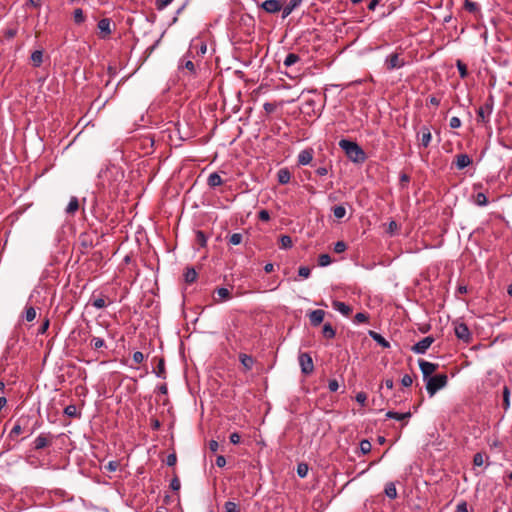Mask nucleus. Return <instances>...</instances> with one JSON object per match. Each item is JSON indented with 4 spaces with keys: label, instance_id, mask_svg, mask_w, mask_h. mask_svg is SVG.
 <instances>
[{
    "label": "nucleus",
    "instance_id": "63",
    "mask_svg": "<svg viewBox=\"0 0 512 512\" xmlns=\"http://www.w3.org/2000/svg\"><path fill=\"white\" fill-rule=\"evenodd\" d=\"M177 462V456L176 454L172 453V454H169L166 458V464L168 466H174Z\"/></svg>",
    "mask_w": 512,
    "mask_h": 512
},
{
    "label": "nucleus",
    "instance_id": "53",
    "mask_svg": "<svg viewBox=\"0 0 512 512\" xmlns=\"http://www.w3.org/2000/svg\"><path fill=\"white\" fill-rule=\"evenodd\" d=\"M484 463V455L480 452L476 453L473 457V464L475 466H482Z\"/></svg>",
    "mask_w": 512,
    "mask_h": 512
},
{
    "label": "nucleus",
    "instance_id": "26",
    "mask_svg": "<svg viewBox=\"0 0 512 512\" xmlns=\"http://www.w3.org/2000/svg\"><path fill=\"white\" fill-rule=\"evenodd\" d=\"M369 335L371 336V338L374 341H376L382 347H384V348H389L390 347V343L382 335H380L379 333H377L375 331H369Z\"/></svg>",
    "mask_w": 512,
    "mask_h": 512
},
{
    "label": "nucleus",
    "instance_id": "37",
    "mask_svg": "<svg viewBox=\"0 0 512 512\" xmlns=\"http://www.w3.org/2000/svg\"><path fill=\"white\" fill-rule=\"evenodd\" d=\"M64 414L67 415L68 417H72V418H76L79 416V413L77 411V407L73 404L71 405H68L65 407L64 409Z\"/></svg>",
    "mask_w": 512,
    "mask_h": 512
},
{
    "label": "nucleus",
    "instance_id": "34",
    "mask_svg": "<svg viewBox=\"0 0 512 512\" xmlns=\"http://www.w3.org/2000/svg\"><path fill=\"white\" fill-rule=\"evenodd\" d=\"M474 202L478 206H486L488 204V199L484 193L479 192L474 196Z\"/></svg>",
    "mask_w": 512,
    "mask_h": 512
},
{
    "label": "nucleus",
    "instance_id": "46",
    "mask_svg": "<svg viewBox=\"0 0 512 512\" xmlns=\"http://www.w3.org/2000/svg\"><path fill=\"white\" fill-rule=\"evenodd\" d=\"M359 448L362 454H368L371 451L372 445L367 439H364L360 442Z\"/></svg>",
    "mask_w": 512,
    "mask_h": 512
},
{
    "label": "nucleus",
    "instance_id": "48",
    "mask_svg": "<svg viewBox=\"0 0 512 512\" xmlns=\"http://www.w3.org/2000/svg\"><path fill=\"white\" fill-rule=\"evenodd\" d=\"M331 263V257L329 254H321L318 258V264L321 267L328 266Z\"/></svg>",
    "mask_w": 512,
    "mask_h": 512
},
{
    "label": "nucleus",
    "instance_id": "51",
    "mask_svg": "<svg viewBox=\"0 0 512 512\" xmlns=\"http://www.w3.org/2000/svg\"><path fill=\"white\" fill-rule=\"evenodd\" d=\"M173 0H156L155 6L156 9L159 11H162L165 9L169 4L172 3Z\"/></svg>",
    "mask_w": 512,
    "mask_h": 512
},
{
    "label": "nucleus",
    "instance_id": "18",
    "mask_svg": "<svg viewBox=\"0 0 512 512\" xmlns=\"http://www.w3.org/2000/svg\"><path fill=\"white\" fill-rule=\"evenodd\" d=\"M472 164V159L467 154H458L455 157V166L458 170H462Z\"/></svg>",
    "mask_w": 512,
    "mask_h": 512
},
{
    "label": "nucleus",
    "instance_id": "35",
    "mask_svg": "<svg viewBox=\"0 0 512 512\" xmlns=\"http://www.w3.org/2000/svg\"><path fill=\"white\" fill-rule=\"evenodd\" d=\"M73 18H74V22L76 24H81L85 21V15H84V12L81 8H77L74 10L73 12Z\"/></svg>",
    "mask_w": 512,
    "mask_h": 512
},
{
    "label": "nucleus",
    "instance_id": "13",
    "mask_svg": "<svg viewBox=\"0 0 512 512\" xmlns=\"http://www.w3.org/2000/svg\"><path fill=\"white\" fill-rule=\"evenodd\" d=\"M493 110V104L492 103H485L484 105L480 106L477 110V121L482 123H487L489 121V117Z\"/></svg>",
    "mask_w": 512,
    "mask_h": 512
},
{
    "label": "nucleus",
    "instance_id": "31",
    "mask_svg": "<svg viewBox=\"0 0 512 512\" xmlns=\"http://www.w3.org/2000/svg\"><path fill=\"white\" fill-rule=\"evenodd\" d=\"M322 333L325 338L332 339L335 337L336 331L330 323H325L323 325Z\"/></svg>",
    "mask_w": 512,
    "mask_h": 512
},
{
    "label": "nucleus",
    "instance_id": "2",
    "mask_svg": "<svg viewBox=\"0 0 512 512\" xmlns=\"http://www.w3.org/2000/svg\"><path fill=\"white\" fill-rule=\"evenodd\" d=\"M339 146L352 162L363 163L366 160V154L364 150L356 142L342 139L339 142Z\"/></svg>",
    "mask_w": 512,
    "mask_h": 512
},
{
    "label": "nucleus",
    "instance_id": "9",
    "mask_svg": "<svg viewBox=\"0 0 512 512\" xmlns=\"http://www.w3.org/2000/svg\"><path fill=\"white\" fill-rule=\"evenodd\" d=\"M435 341L434 337L427 336L415 343L411 350L416 354H424Z\"/></svg>",
    "mask_w": 512,
    "mask_h": 512
},
{
    "label": "nucleus",
    "instance_id": "36",
    "mask_svg": "<svg viewBox=\"0 0 512 512\" xmlns=\"http://www.w3.org/2000/svg\"><path fill=\"white\" fill-rule=\"evenodd\" d=\"M464 8L470 13H476L479 11V6L476 2H473L471 0H465L464 1Z\"/></svg>",
    "mask_w": 512,
    "mask_h": 512
},
{
    "label": "nucleus",
    "instance_id": "56",
    "mask_svg": "<svg viewBox=\"0 0 512 512\" xmlns=\"http://www.w3.org/2000/svg\"><path fill=\"white\" fill-rule=\"evenodd\" d=\"M119 467L118 461H109L108 464L105 466V469L108 472H115Z\"/></svg>",
    "mask_w": 512,
    "mask_h": 512
},
{
    "label": "nucleus",
    "instance_id": "43",
    "mask_svg": "<svg viewBox=\"0 0 512 512\" xmlns=\"http://www.w3.org/2000/svg\"><path fill=\"white\" fill-rule=\"evenodd\" d=\"M155 373L157 375V377L159 378H165L166 377V372H165V363H164V360L163 359H160L159 360V363L157 365V368L155 370Z\"/></svg>",
    "mask_w": 512,
    "mask_h": 512
},
{
    "label": "nucleus",
    "instance_id": "30",
    "mask_svg": "<svg viewBox=\"0 0 512 512\" xmlns=\"http://www.w3.org/2000/svg\"><path fill=\"white\" fill-rule=\"evenodd\" d=\"M384 492L386 496L390 499H395L397 497V489L393 482H389L386 484Z\"/></svg>",
    "mask_w": 512,
    "mask_h": 512
},
{
    "label": "nucleus",
    "instance_id": "40",
    "mask_svg": "<svg viewBox=\"0 0 512 512\" xmlns=\"http://www.w3.org/2000/svg\"><path fill=\"white\" fill-rule=\"evenodd\" d=\"M333 215L337 219H342L346 215V209L343 205H338L333 208Z\"/></svg>",
    "mask_w": 512,
    "mask_h": 512
},
{
    "label": "nucleus",
    "instance_id": "17",
    "mask_svg": "<svg viewBox=\"0 0 512 512\" xmlns=\"http://www.w3.org/2000/svg\"><path fill=\"white\" fill-rule=\"evenodd\" d=\"M213 299L215 303H222L231 299V293L227 288L220 287L214 291Z\"/></svg>",
    "mask_w": 512,
    "mask_h": 512
},
{
    "label": "nucleus",
    "instance_id": "5",
    "mask_svg": "<svg viewBox=\"0 0 512 512\" xmlns=\"http://www.w3.org/2000/svg\"><path fill=\"white\" fill-rule=\"evenodd\" d=\"M113 300L110 299L103 292L94 291L90 297L89 304L96 309H103L112 304Z\"/></svg>",
    "mask_w": 512,
    "mask_h": 512
},
{
    "label": "nucleus",
    "instance_id": "24",
    "mask_svg": "<svg viewBox=\"0 0 512 512\" xmlns=\"http://www.w3.org/2000/svg\"><path fill=\"white\" fill-rule=\"evenodd\" d=\"M239 360L241 362V364L243 365V367L245 368V370H251L253 365H254V359L247 355V354H244V353H241L239 355Z\"/></svg>",
    "mask_w": 512,
    "mask_h": 512
},
{
    "label": "nucleus",
    "instance_id": "3",
    "mask_svg": "<svg viewBox=\"0 0 512 512\" xmlns=\"http://www.w3.org/2000/svg\"><path fill=\"white\" fill-rule=\"evenodd\" d=\"M426 390L430 397L434 396L437 391L447 385L448 377L446 374H436L425 380Z\"/></svg>",
    "mask_w": 512,
    "mask_h": 512
},
{
    "label": "nucleus",
    "instance_id": "50",
    "mask_svg": "<svg viewBox=\"0 0 512 512\" xmlns=\"http://www.w3.org/2000/svg\"><path fill=\"white\" fill-rule=\"evenodd\" d=\"M368 321V315L366 313L359 312L354 316V323L361 324Z\"/></svg>",
    "mask_w": 512,
    "mask_h": 512
},
{
    "label": "nucleus",
    "instance_id": "7",
    "mask_svg": "<svg viewBox=\"0 0 512 512\" xmlns=\"http://www.w3.org/2000/svg\"><path fill=\"white\" fill-rule=\"evenodd\" d=\"M298 360L303 374L309 375L314 371L313 360L309 353H300Z\"/></svg>",
    "mask_w": 512,
    "mask_h": 512
},
{
    "label": "nucleus",
    "instance_id": "11",
    "mask_svg": "<svg viewBox=\"0 0 512 512\" xmlns=\"http://www.w3.org/2000/svg\"><path fill=\"white\" fill-rule=\"evenodd\" d=\"M53 436L50 433H41L34 440V449L41 450L51 445Z\"/></svg>",
    "mask_w": 512,
    "mask_h": 512
},
{
    "label": "nucleus",
    "instance_id": "58",
    "mask_svg": "<svg viewBox=\"0 0 512 512\" xmlns=\"http://www.w3.org/2000/svg\"><path fill=\"white\" fill-rule=\"evenodd\" d=\"M449 126L453 129L459 128L461 126V120L459 117H452L449 122Z\"/></svg>",
    "mask_w": 512,
    "mask_h": 512
},
{
    "label": "nucleus",
    "instance_id": "60",
    "mask_svg": "<svg viewBox=\"0 0 512 512\" xmlns=\"http://www.w3.org/2000/svg\"><path fill=\"white\" fill-rule=\"evenodd\" d=\"M355 399L361 405H365L366 400H367V395L364 392H359V393L356 394Z\"/></svg>",
    "mask_w": 512,
    "mask_h": 512
},
{
    "label": "nucleus",
    "instance_id": "1",
    "mask_svg": "<svg viewBox=\"0 0 512 512\" xmlns=\"http://www.w3.org/2000/svg\"><path fill=\"white\" fill-rule=\"evenodd\" d=\"M39 427L40 422L34 414H22L11 429L9 436L12 438L23 432L31 436Z\"/></svg>",
    "mask_w": 512,
    "mask_h": 512
},
{
    "label": "nucleus",
    "instance_id": "12",
    "mask_svg": "<svg viewBox=\"0 0 512 512\" xmlns=\"http://www.w3.org/2000/svg\"><path fill=\"white\" fill-rule=\"evenodd\" d=\"M111 25L112 22L109 18H103L98 22L97 27L99 29L101 39H107L112 34Z\"/></svg>",
    "mask_w": 512,
    "mask_h": 512
},
{
    "label": "nucleus",
    "instance_id": "23",
    "mask_svg": "<svg viewBox=\"0 0 512 512\" xmlns=\"http://www.w3.org/2000/svg\"><path fill=\"white\" fill-rule=\"evenodd\" d=\"M277 179L280 184H287L290 182L291 173L287 168H281L277 172Z\"/></svg>",
    "mask_w": 512,
    "mask_h": 512
},
{
    "label": "nucleus",
    "instance_id": "29",
    "mask_svg": "<svg viewBox=\"0 0 512 512\" xmlns=\"http://www.w3.org/2000/svg\"><path fill=\"white\" fill-rule=\"evenodd\" d=\"M31 61H32V64L34 67L41 66V64L43 62V52L41 50H35L31 54Z\"/></svg>",
    "mask_w": 512,
    "mask_h": 512
},
{
    "label": "nucleus",
    "instance_id": "45",
    "mask_svg": "<svg viewBox=\"0 0 512 512\" xmlns=\"http://www.w3.org/2000/svg\"><path fill=\"white\" fill-rule=\"evenodd\" d=\"M197 273L193 268H188L185 272V281L188 283H192L196 280Z\"/></svg>",
    "mask_w": 512,
    "mask_h": 512
},
{
    "label": "nucleus",
    "instance_id": "14",
    "mask_svg": "<svg viewBox=\"0 0 512 512\" xmlns=\"http://www.w3.org/2000/svg\"><path fill=\"white\" fill-rule=\"evenodd\" d=\"M417 138L420 141V144L424 148H427L430 145L431 140H432V134H431L430 128L426 125L422 126L419 133L417 134Z\"/></svg>",
    "mask_w": 512,
    "mask_h": 512
},
{
    "label": "nucleus",
    "instance_id": "41",
    "mask_svg": "<svg viewBox=\"0 0 512 512\" xmlns=\"http://www.w3.org/2000/svg\"><path fill=\"white\" fill-rule=\"evenodd\" d=\"M309 467L306 463H299L297 465V474L300 478H305L308 474Z\"/></svg>",
    "mask_w": 512,
    "mask_h": 512
},
{
    "label": "nucleus",
    "instance_id": "28",
    "mask_svg": "<svg viewBox=\"0 0 512 512\" xmlns=\"http://www.w3.org/2000/svg\"><path fill=\"white\" fill-rule=\"evenodd\" d=\"M386 417L390 418V419H395V420L401 421V420L410 418L411 413L410 412L399 413V412H395V411H388L386 413Z\"/></svg>",
    "mask_w": 512,
    "mask_h": 512
},
{
    "label": "nucleus",
    "instance_id": "8",
    "mask_svg": "<svg viewBox=\"0 0 512 512\" xmlns=\"http://www.w3.org/2000/svg\"><path fill=\"white\" fill-rule=\"evenodd\" d=\"M454 332L456 337L465 343H469L472 340L471 332L465 323H456Z\"/></svg>",
    "mask_w": 512,
    "mask_h": 512
},
{
    "label": "nucleus",
    "instance_id": "25",
    "mask_svg": "<svg viewBox=\"0 0 512 512\" xmlns=\"http://www.w3.org/2000/svg\"><path fill=\"white\" fill-rule=\"evenodd\" d=\"M79 209V201L78 198L75 196H72L70 198V201L65 209L66 213L69 215H74L75 212Z\"/></svg>",
    "mask_w": 512,
    "mask_h": 512
},
{
    "label": "nucleus",
    "instance_id": "61",
    "mask_svg": "<svg viewBox=\"0 0 512 512\" xmlns=\"http://www.w3.org/2000/svg\"><path fill=\"white\" fill-rule=\"evenodd\" d=\"M328 388L331 392H336L339 388L338 381L336 379L329 380Z\"/></svg>",
    "mask_w": 512,
    "mask_h": 512
},
{
    "label": "nucleus",
    "instance_id": "54",
    "mask_svg": "<svg viewBox=\"0 0 512 512\" xmlns=\"http://www.w3.org/2000/svg\"><path fill=\"white\" fill-rule=\"evenodd\" d=\"M347 249V245L343 241H338L334 244V251L336 253H342Z\"/></svg>",
    "mask_w": 512,
    "mask_h": 512
},
{
    "label": "nucleus",
    "instance_id": "55",
    "mask_svg": "<svg viewBox=\"0 0 512 512\" xmlns=\"http://www.w3.org/2000/svg\"><path fill=\"white\" fill-rule=\"evenodd\" d=\"M310 268L307 266H301L298 269V275L302 278H308L310 276Z\"/></svg>",
    "mask_w": 512,
    "mask_h": 512
},
{
    "label": "nucleus",
    "instance_id": "20",
    "mask_svg": "<svg viewBox=\"0 0 512 512\" xmlns=\"http://www.w3.org/2000/svg\"><path fill=\"white\" fill-rule=\"evenodd\" d=\"M302 0H290L287 5L282 7V18L288 17L294 9H296L300 4Z\"/></svg>",
    "mask_w": 512,
    "mask_h": 512
},
{
    "label": "nucleus",
    "instance_id": "22",
    "mask_svg": "<svg viewBox=\"0 0 512 512\" xmlns=\"http://www.w3.org/2000/svg\"><path fill=\"white\" fill-rule=\"evenodd\" d=\"M207 184H208L211 188H215V187H217V186L222 185V184H223V180H222L221 176H220L217 172H213V173H211V174L208 176Z\"/></svg>",
    "mask_w": 512,
    "mask_h": 512
},
{
    "label": "nucleus",
    "instance_id": "52",
    "mask_svg": "<svg viewBox=\"0 0 512 512\" xmlns=\"http://www.w3.org/2000/svg\"><path fill=\"white\" fill-rule=\"evenodd\" d=\"M180 487H181V484H180V480L178 478L177 475H175L173 477V479L171 480L170 482V488L173 490V491H179L180 490Z\"/></svg>",
    "mask_w": 512,
    "mask_h": 512
},
{
    "label": "nucleus",
    "instance_id": "19",
    "mask_svg": "<svg viewBox=\"0 0 512 512\" xmlns=\"http://www.w3.org/2000/svg\"><path fill=\"white\" fill-rule=\"evenodd\" d=\"M325 317V311L321 309L313 310L309 313V320L312 326H318Z\"/></svg>",
    "mask_w": 512,
    "mask_h": 512
},
{
    "label": "nucleus",
    "instance_id": "27",
    "mask_svg": "<svg viewBox=\"0 0 512 512\" xmlns=\"http://www.w3.org/2000/svg\"><path fill=\"white\" fill-rule=\"evenodd\" d=\"M301 60L300 56L296 53H289L285 57L283 64L285 67H291Z\"/></svg>",
    "mask_w": 512,
    "mask_h": 512
},
{
    "label": "nucleus",
    "instance_id": "4",
    "mask_svg": "<svg viewBox=\"0 0 512 512\" xmlns=\"http://www.w3.org/2000/svg\"><path fill=\"white\" fill-rule=\"evenodd\" d=\"M191 51H189L178 64V70L187 76H197V65L191 59Z\"/></svg>",
    "mask_w": 512,
    "mask_h": 512
},
{
    "label": "nucleus",
    "instance_id": "16",
    "mask_svg": "<svg viewBox=\"0 0 512 512\" xmlns=\"http://www.w3.org/2000/svg\"><path fill=\"white\" fill-rule=\"evenodd\" d=\"M313 156L314 150L312 148L304 149L298 154L297 162L302 166L308 165L312 162Z\"/></svg>",
    "mask_w": 512,
    "mask_h": 512
},
{
    "label": "nucleus",
    "instance_id": "42",
    "mask_svg": "<svg viewBox=\"0 0 512 512\" xmlns=\"http://www.w3.org/2000/svg\"><path fill=\"white\" fill-rule=\"evenodd\" d=\"M243 241V235L241 233H233L230 235L228 242L231 245H239Z\"/></svg>",
    "mask_w": 512,
    "mask_h": 512
},
{
    "label": "nucleus",
    "instance_id": "39",
    "mask_svg": "<svg viewBox=\"0 0 512 512\" xmlns=\"http://www.w3.org/2000/svg\"><path fill=\"white\" fill-rule=\"evenodd\" d=\"M280 246L283 249L291 248L293 246V242H292L291 237L288 236V235H282L280 237Z\"/></svg>",
    "mask_w": 512,
    "mask_h": 512
},
{
    "label": "nucleus",
    "instance_id": "59",
    "mask_svg": "<svg viewBox=\"0 0 512 512\" xmlns=\"http://www.w3.org/2000/svg\"><path fill=\"white\" fill-rule=\"evenodd\" d=\"M133 361L136 364H140L144 361V354L140 351H136L133 353Z\"/></svg>",
    "mask_w": 512,
    "mask_h": 512
},
{
    "label": "nucleus",
    "instance_id": "33",
    "mask_svg": "<svg viewBox=\"0 0 512 512\" xmlns=\"http://www.w3.org/2000/svg\"><path fill=\"white\" fill-rule=\"evenodd\" d=\"M503 409L507 411L510 408V389L508 386L503 388Z\"/></svg>",
    "mask_w": 512,
    "mask_h": 512
},
{
    "label": "nucleus",
    "instance_id": "57",
    "mask_svg": "<svg viewBox=\"0 0 512 512\" xmlns=\"http://www.w3.org/2000/svg\"><path fill=\"white\" fill-rule=\"evenodd\" d=\"M413 383V378L408 375V374H405L402 379H401V384L404 386V387H409L411 386Z\"/></svg>",
    "mask_w": 512,
    "mask_h": 512
},
{
    "label": "nucleus",
    "instance_id": "38",
    "mask_svg": "<svg viewBox=\"0 0 512 512\" xmlns=\"http://www.w3.org/2000/svg\"><path fill=\"white\" fill-rule=\"evenodd\" d=\"M456 66L459 72V75L462 79L468 76V70L466 64H464L461 60H457Z\"/></svg>",
    "mask_w": 512,
    "mask_h": 512
},
{
    "label": "nucleus",
    "instance_id": "44",
    "mask_svg": "<svg viewBox=\"0 0 512 512\" xmlns=\"http://www.w3.org/2000/svg\"><path fill=\"white\" fill-rule=\"evenodd\" d=\"M224 508L226 512H241L239 505L233 501H227Z\"/></svg>",
    "mask_w": 512,
    "mask_h": 512
},
{
    "label": "nucleus",
    "instance_id": "32",
    "mask_svg": "<svg viewBox=\"0 0 512 512\" xmlns=\"http://www.w3.org/2000/svg\"><path fill=\"white\" fill-rule=\"evenodd\" d=\"M90 345L94 350H99L101 348H106V343L103 338L100 337H92L90 341Z\"/></svg>",
    "mask_w": 512,
    "mask_h": 512
},
{
    "label": "nucleus",
    "instance_id": "49",
    "mask_svg": "<svg viewBox=\"0 0 512 512\" xmlns=\"http://www.w3.org/2000/svg\"><path fill=\"white\" fill-rule=\"evenodd\" d=\"M36 318V310L33 307H27L25 309V319L28 322L33 321Z\"/></svg>",
    "mask_w": 512,
    "mask_h": 512
},
{
    "label": "nucleus",
    "instance_id": "62",
    "mask_svg": "<svg viewBox=\"0 0 512 512\" xmlns=\"http://www.w3.org/2000/svg\"><path fill=\"white\" fill-rule=\"evenodd\" d=\"M229 440L232 444L237 445L240 443L241 436L239 435V433L234 432V433L230 434Z\"/></svg>",
    "mask_w": 512,
    "mask_h": 512
},
{
    "label": "nucleus",
    "instance_id": "47",
    "mask_svg": "<svg viewBox=\"0 0 512 512\" xmlns=\"http://www.w3.org/2000/svg\"><path fill=\"white\" fill-rule=\"evenodd\" d=\"M196 241L201 247H204L206 245L207 237L203 231L198 230L196 232Z\"/></svg>",
    "mask_w": 512,
    "mask_h": 512
},
{
    "label": "nucleus",
    "instance_id": "6",
    "mask_svg": "<svg viewBox=\"0 0 512 512\" xmlns=\"http://www.w3.org/2000/svg\"><path fill=\"white\" fill-rule=\"evenodd\" d=\"M406 64L405 60L400 57V54L397 52L391 53L386 56L384 60V65L387 71H392L394 69H400L404 67Z\"/></svg>",
    "mask_w": 512,
    "mask_h": 512
},
{
    "label": "nucleus",
    "instance_id": "15",
    "mask_svg": "<svg viewBox=\"0 0 512 512\" xmlns=\"http://www.w3.org/2000/svg\"><path fill=\"white\" fill-rule=\"evenodd\" d=\"M261 8L267 13H277L282 10V3L279 0H265Z\"/></svg>",
    "mask_w": 512,
    "mask_h": 512
},
{
    "label": "nucleus",
    "instance_id": "21",
    "mask_svg": "<svg viewBox=\"0 0 512 512\" xmlns=\"http://www.w3.org/2000/svg\"><path fill=\"white\" fill-rule=\"evenodd\" d=\"M333 308L335 310H337L338 312H340L344 316H349L350 313L352 312L351 307L349 305L345 304L344 302H341V301H334L333 302Z\"/></svg>",
    "mask_w": 512,
    "mask_h": 512
},
{
    "label": "nucleus",
    "instance_id": "10",
    "mask_svg": "<svg viewBox=\"0 0 512 512\" xmlns=\"http://www.w3.org/2000/svg\"><path fill=\"white\" fill-rule=\"evenodd\" d=\"M438 366L439 365L436 363L428 362L423 359L419 360V367L422 372L424 381L429 377H432V374L437 370Z\"/></svg>",
    "mask_w": 512,
    "mask_h": 512
},
{
    "label": "nucleus",
    "instance_id": "64",
    "mask_svg": "<svg viewBox=\"0 0 512 512\" xmlns=\"http://www.w3.org/2000/svg\"><path fill=\"white\" fill-rule=\"evenodd\" d=\"M456 512H469L467 502L461 501L457 504Z\"/></svg>",
    "mask_w": 512,
    "mask_h": 512
}]
</instances>
